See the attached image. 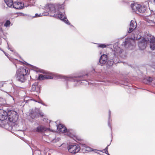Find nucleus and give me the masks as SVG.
I'll return each mask as SVG.
<instances>
[{
    "label": "nucleus",
    "mask_w": 155,
    "mask_h": 155,
    "mask_svg": "<svg viewBox=\"0 0 155 155\" xmlns=\"http://www.w3.org/2000/svg\"><path fill=\"white\" fill-rule=\"evenodd\" d=\"M46 9L48 10V12H45L40 13H36L33 17H38L48 15L50 13L51 16L56 18L58 17L60 19L64 21L68 25L70 24L68 21L64 12V5L63 4H48L45 6Z\"/></svg>",
    "instance_id": "obj_1"
},
{
    "label": "nucleus",
    "mask_w": 155,
    "mask_h": 155,
    "mask_svg": "<svg viewBox=\"0 0 155 155\" xmlns=\"http://www.w3.org/2000/svg\"><path fill=\"white\" fill-rule=\"evenodd\" d=\"M28 73V70L26 67H21L16 71V76L17 80L21 82H24L25 76Z\"/></svg>",
    "instance_id": "obj_2"
},
{
    "label": "nucleus",
    "mask_w": 155,
    "mask_h": 155,
    "mask_svg": "<svg viewBox=\"0 0 155 155\" xmlns=\"http://www.w3.org/2000/svg\"><path fill=\"white\" fill-rule=\"evenodd\" d=\"M87 74L83 75H80L78 77H76L73 76H61V78L64 79L65 80L67 81H74L75 82L76 81L77 82L78 84H80L81 83H84V84H88L87 81L86 80H81L78 79H75V78H85V77L86 76H87Z\"/></svg>",
    "instance_id": "obj_3"
},
{
    "label": "nucleus",
    "mask_w": 155,
    "mask_h": 155,
    "mask_svg": "<svg viewBox=\"0 0 155 155\" xmlns=\"http://www.w3.org/2000/svg\"><path fill=\"white\" fill-rule=\"evenodd\" d=\"M58 130L63 133H64L65 135H67L70 137L72 138L75 140L76 138L75 136L73 134V131L72 130H67L66 128L61 124H59L57 126Z\"/></svg>",
    "instance_id": "obj_4"
},
{
    "label": "nucleus",
    "mask_w": 155,
    "mask_h": 155,
    "mask_svg": "<svg viewBox=\"0 0 155 155\" xmlns=\"http://www.w3.org/2000/svg\"><path fill=\"white\" fill-rule=\"evenodd\" d=\"M18 115L15 111L13 110L8 111L7 118L10 122H12L14 124L13 125L14 127L17 126L15 124V123L17 121L18 119Z\"/></svg>",
    "instance_id": "obj_5"
},
{
    "label": "nucleus",
    "mask_w": 155,
    "mask_h": 155,
    "mask_svg": "<svg viewBox=\"0 0 155 155\" xmlns=\"http://www.w3.org/2000/svg\"><path fill=\"white\" fill-rule=\"evenodd\" d=\"M146 39L148 40V43H150V48L151 50L155 49V38L151 35L148 34L147 37Z\"/></svg>",
    "instance_id": "obj_6"
},
{
    "label": "nucleus",
    "mask_w": 155,
    "mask_h": 155,
    "mask_svg": "<svg viewBox=\"0 0 155 155\" xmlns=\"http://www.w3.org/2000/svg\"><path fill=\"white\" fill-rule=\"evenodd\" d=\"M148 35V34H145L143 38V39L138 43V46L141 50H143L145 49L147 44H148V40H147V39L145 38L147 37Z\"/></svg>",
    "instance_id": "obj_7"
},
{
    "label": "nucleus",
    "mask_w": 155,
    "mask_h": 155,
    "mask_svg": "<svg viewBox=\"0 0 155 155\" xmlns=\"http://www.w3.org/2000/svg\"><path fill=\"white\" fill-rule=\"evenodd\" d=\"M68 149L70 153H75L79 151L80 148L78 144H72L69 145Z\"/></svg>",
    "instance_id": "obj_8"
},
{
    "label": "nucleus",
    "mask_w": 155,
    "mask_h": 155,
    "mask_svg": "<svg viewBox=\"0 0 155 155\" xmlns=\"http://www.w3.org/2000/svg\"><path fill=\"white\" fill-rule=\"evenodd\" d=\"M8 111L0 109V120H4L7 119L8 116Z\"/></svg>",
    "instance_id": "obj_9"
},
{
    "label": "nucleus",
    "mask_w": 155,
    "mask_h": 155,
    "mask_svg": "<svg viewBox=\"0 0 155 155\" xmlns=\"http://www.w3.org/2000/svg\"><path fill=\"white\" fill-rule=\"evenodd\" d=\"M134 43V40L133 39L129 38L126 39L125 41L123 42L122 45L126 47H129L131 45L133 46Z\"/></svg>",
    "instance_id": "obj_10"
},
{
    "label": "nucleus",
    "mask_w": 155,
    "mask_h": 155,
    "mask_svg": "<svg viewBox=\"0 0 155 155\" xmlns=\"http://www.w3.org/2000/svg\"><path fill=\"white\" fill-rule=\"evenodd\" d=\"M137 27V23L136 21L134 20H132L130 21V28L128 31L129 33L131 32L134 29Z\"/></svg>",
    "instance_id": "obj_11"
},
{
    "label": "nucleus",
    "mask_w": 155,
    "mask_h": 155,
    "mask_svg": "<svg viewBox=\"0 0 155 155\" xmlns=\"http://www.w3.org/2000/svg\"><path fill=\"white\" fill-rule=\"evenodd\" d=\"M139 6L140 4L137 3H132L130 5L132 11L137 14H138V10L140 7Z\"/></svg>",
    "instance_id": "obj_12"
},
{
    "label": "nucleus",
    "mask_w": 155,
    "mask_h": 155,
    "mask_svg": "<svg viewBox=\"0 0 155 155\" xmlns=\"http://www.w3.org/2000/svg\"><path fill=\"white\" fill-rule=\"evenodd\" d=\"M24 4L19 2H16L13 4V8L16 9H22L24 7Z\"/></svg>",
    "instance_id": "obj_13"
},
{
    "label": "nucleus",
    "mask_w": 155,
    "mask_h": 155,
    "mask_svg": "<svg viewBox=\"0 0 155 155\" xmlns=\"http://www.w3.org/2000/svg\"><path fill=\"white\" fill-rule=\"evenodd\" d=\"M140 7L138 10V14L139 13H143L145 11L147 6L143 3L140 4Z\"/></svg>",
    "instance_id": "obj_14"
},
{
    "label": "nucleus",
    "mask_w": 155,
    "mask_h": 155,
    "mask_svg": "<svg viewBox=\"0 0 155 155\" xmlns=\"http://www.w3.org/2000/svg\"><path fill=\"white\" fill-rule=\"evenodd\" d=\"M149 24V25L151 26H153L155 25V21L153 19L151 16L147 17L145 19Z\"/></svg>",
    "instance_id": "obj_15"
},
{
    "label": "nucleus",
    "mask_w": 155,
    "mask_h": 155,
    "mask_svg": "<svg viewBox=\"0 0 155 155\" xmlns=\"http://www.w3.org/2000/svg\"><path fill=\"white\" fill-rule=\"evenodd\" d=\"M107 60V55L105 54H103L102 55L99 60L100 63L102 64H105Z\"/></svg>",
    "instance_id": "obj_16"
},
{
    "label": "nucleus",
    "mask_w": 155,
    "mask_h": 155,
    "mask_svg": "<svg viewBox=\"0 0 155 155\" xmlns=\"http://www.w3.org/2000/svg\"><path fill=\"white\" fill-rule=\"evenodd\" d=\"M39 112L38 109L31 110L30 113V117L33 119L34 118L38 115Z\"/></svg>",
    "instance_id": "obj_17"
},
{
    "label": "nucleus",
    "mask_w": 155,
    "mask_h": 155,
    "mask_svg": "<svg viewBox=\"0 0 155 155\" xmlns=\"http://www.w3.org/2000/svg\"><path fill=\"white\" fill-rule=\"evenodd\" d=\"M40 86L38 85V83L37 82H35L32 84L31 87V90L33 91H36L38 92L40 90Z\"/></svg>",
    "instance_id": "obj_18"
},
{
    "label": "nucleus",
    "mask_w": 155,
    "mask_h": 155,
    "mask_svg": "<svg viewBox=\"0 0 155 155\" xmlns=\"http://www.w3.org/2000/svg\"><path fill=\"white\" fill-rule=\"evenodd\" d=\"M53 76L45 75L42 74H40L38 76V79L42 80L45 79H52Z\"/></svg>",
    "instance_id": "obj_19"
},
{
    "label": "nucleus",
    "mask_w": 155,
    "mask_h": 155,
    "mask_svg": "<svg viewBox=\"0 0 155 155\" xmlns=\"http://www.w3.org/2000/svg\"><path fill=\"white\" fill-rule=\"evenodd\" d=\"M48 130L49 129L48 128L43 126H41L38 127L36 129V131L38 132H42Z\"/></svg>",
    "instance_id": "obj_20"
},
{
    "label": "nucleus",
    "mask_w": 155,
    "mask_h": 155,
    "mask_svg": "<svg viewBox=\"0 0 155 155\" xmlns=\"http://www.w3.org/2000/svg\"><path fill=\"white\" fill-rule=\"evenodd\" d=\"M153 78L150 77H149L145 78L143 82L147 84H149L152 81H153Z\"/></svg>",
    "instance_id": "obj_21"
},
{
    "label": "nucleus",
    "mask_w": 155,
    "mask_h": 155,
    "mask_svg": "<svg viewBox=\"0 0 155 155\" xmlns=\"http://www.w3.org/2000/svg\"><path fill=\"white\" fill-rule=\"evenodd\" d=\"M4 1L8 7H10L12 5L13 6L14 3L12 0H4Z\"/></svg>",
    "instance_id": "obj_22"
},
{
    "label": "nucleus",
    "mask_w": 155,
    "mask_h": 155,
    "mask_svg": "<svg viewBox=\"0 0 155 155\" xmlns=\"http://www.w3.org/2000/svg\"><path fill=\"white\" fill-rule=\"evenodd\" d=\"M98 45L97 47L98 48H106L107 46L109 45L108 44H98Z\"/></svg>",
    "instance_id": "obj_23"
},
{
    "label": "nucleus",
    "mask_w": 155,
    "mask_h": 155,
    "mask_svg": "<svg viewBox=\"0 0 155 155\" xmlns=\"http://www.w3.org/2000/svg\"><path fill=\"white\" fill-rule=\"evenodd\" d=\"M114 63V61L113 59L110 60V61L108 60L107 62V64L109 66H111L113 65Z\"/></svg>",
    "instance_id": "obj_24"
},
{
    "label": "nucleus",
    "mask_w": 155,
    "mask_h": 155,
    "mask_svg": "<svg viewBox=\"0 0 155 155\" xmlns=\"http://www.w3.org/2000/svg\"><path fill=\"white\" fill-rule=\"evenodd\" d=\"M11 22L9 20H7L4 24V26L6 27H8L10 25Z\"/></svg>",
    "instance_id": "obj_25"
},
{
    "label": "nucleus",
    "mask_w": 155,
    "mask_h": 155,
    "mask_svg": "<svg viewBox=\"0 0 155 155\" xmlns=\"http://www.w3.org/2000/svg\"><path fill=\"white\" fill-rule=\"evenodd\" d=\"M110 111H109V121H108V125L110 127V128H111V125L110 124Z\"/></svg>",
    "instance_id": "obj_26"
},
{
    "label": "nucleus",
    "mask_w": 155,
    "mask_h": 155,
    "mask_svg": "<svg viewBox=\"0 0 155 155\" xmlns=\"http://www.w3.org/2000/svg\"><path fill=\"white\" fill-rule=\"evenodd\" d=\"M36 101L37 102H38V103L40 104H42L43 105H44L45 106H47V105L45 104H44L41 100H40L38 101Z\"/></svg>",
    "instance_id": "obj_27"
},
{
    "label": "nucleus",
    "mask_w": 155,
    "mask_h": 155,
    "mask_svg": "<svg viewBox=\"0 0 155 155\" xmlns=\"http://www.w3.org/2000/svg\"><path fill=\"white\" fill-rule=\"evenodd\" d=\"M108 147L107 146L105 149L103 150L104 151H103V152H105L106 153H107L108 152Z\"/></svg>",
    "instance_id": "obj_28"
},
{
    "label": "nucleus",
    "mask_w": 155,
    "mask_h": 155,
    "mask_svg": "<svg viewBox=\"0 0 155 155\" xmlns=\"http://www.w3.org/2000/svg\"><path fill=\"white\" fill-rule=\"evenodd\" d=\"M140 37V36L138 37L136 35H134V39H139Z\"/></svg>",
    "instance_id": "obj_29"
},
{
    "label": "nucleus",
    "mask_w": 155,
    "mask_h": 155,
    "mask_svg": "<svg viewBox=\"0 0 155 155\" xmlns=\"http://www.w3.org/2000/svg\"><path fill=\"white\" fill-rule=\"evenodd\" d=\"M8 49L10 50L11 51H13V48L10 47H9V45H8Z\"/></svg>",
    "instance_id": "obj_30"
},
{
    "label": "nucleus",
    "mask_w": 155,
    "mask_h": 155,
    "mask_svg": "<svg viewBox=\"0 0 155 155\" xmlns=\"http://www.w3.org/2000/svg\"><path fill=\"white\" fill-rule=\"evenodd\" d=\"M86 150L89 151H92V149L90 147H88V148H87Z\"/></svg>",
    "instance_id": "obj_31"
},
{
    "label": "nucleus",
    "mask_w": 155,
    "mask_h": 155,
    "mask_svg": "<svg viewBox=\"0 0 155 155\" xmlns=\"http://www.w3.org/2000/svg\"><path fill=\"white\" fill-rule=\"evenodd\" d=\"M4 84V83L2 82H0V87H1L3 86Z\"/></svg>",
    "instance_id": "obj_32"
},
{
    "label": "nucleus",
    "mask_w": 155,
    "mask_h": 155,
    "mask_svg": "<svg viewBox=\"0 0 155 155\" xmlns=\"http://www.w3.org/2000/svg\"><path fill=\"white\" fill-rule=\"evenodd\" d=\"M117 49H116V50H114V51H116V53H118V51L120 49V48H118V47H117Z\"/></svg>",
    "instance_id": "obj_33"
},
{
    "label": "nucleus",
    "mask_w": 155,
    "mask_h": 155,
    "mask_svg": "<svg viewBox=\"0 0 155 155\" xmlns=\"http://www.w3.org/2000/svg\"><path fill=\"white\" fill-rule=\"evenodd\" d=\"M3 52L5 54V55L7 56V57H8V54L7 53H6L5 52H4V51H3Z\"/></svg>",
    "instance_id": "obj_34"
},
{
    "label": "nucleus",
    "mask_w": 155,
    "mask_h": 155,
    "mask_svg": "<svg viewBox=\"0 0 155 155\" xmlns=\"http://www.w3.org/2000/svg\"><path fill=\"white\" fill-rule=\"evenodd\" d=\"M154 2L155 3V0H153Z\"/></svg>",
    "instance_id": "obj_35"
},
{
    "label": "nucleus",
    "mask_w": 155,
    "mask_h": 155,
    "mask_svg": "<svg viewBox=\"0 0 155 155\" xmlns=\"http://www.w3.org/2000/svg\"><path fill=\"white\" fill-rule=\"evenodd\" d=\"M21 13H18V14L19 15V14H21Z\"/></svg>",
    "instance_id": "obj_36"
},
{
    "label": "nucleus",
    "mask_w": 155,
    "mask_h": 155,
    "mask_svg": "<svg viewBox=\"0 0 155 155\" xmlns=\"http://www.w3.org/2000/svg\"><path fill=\"white\" fill-rule=\"evenodd\" d=\"M19 16V15H18V16Z\"/></svg>",
    "instance_id": "obj_37"
}]
</instances>
